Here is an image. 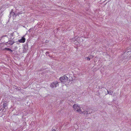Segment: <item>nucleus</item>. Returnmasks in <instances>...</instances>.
<instances>
[{"label": "nucleus", "instance_id": "nucleus-10", "mask_svg": "<svg viewBox=\"0 0 131 131\" xmlns=\"http://www.w3.org/2000/svg\"><path fill=\"white\" fill-rule=\"evenodd\" d=\"M107 92L108 94H111V95H112V94L113 93V92H110L109 91H107Z\"/></svg>", "mask_w": 131, "mask_h": 131}, {"label": "nucleus", "instance_id": "nucleus-6", "mask_svg": "<svg viewBox=\"0 0 131 131\" xmlns=\"http://www.w3.org/2000/svg\"><path fill=\"white\" fill-rule=\"evenodd\" d=\"M25 36H24L20 39L18 40V41L19 42L24 43L25 42V39L24 37Z\"/></svg>", "mask_w": 131, "mask_h": 131}, {"label": "nucleus", "instance_id": "nucleus-11", "mask_svg": "<svg viewBox=\"0 0 131 131\" xmlns=\"http://www.w3.org/2000/svg\"><path fill=\"white\" fill-rule=\"evenodd\" d=\"M7 37V35H4L2 36L1 37V39H3V38H4V37Z\"/></svg>", "mask_w": 131, "mask_h": 131}, {"label": "nucleus", "instance_id": "nucleus-8", "mask_svg": "<svg viewBox=\"0 0 131 131\" xmlns=\"http://www.w3.org/2000/svg\"><path fill=\"white\" fill-rule=\"evenodd\" d=\"M7 104L6 102L5 101L3 104V108H5V107L7 106Z\"/></svg>", "mask_w": 131, "mask_h": 131}, {"label": "nucleus", "instance_id": "nucleus-9", "mask_svg": "<svg viewBox=\"0 0 131 131\" xmlns=\"http://www.w3.org/2000/svg\"><path fill=\"white\" fill-rule=\"evenodd\" d=\"M77 111L79 112H80V113L81 114V113H83V112L80 109V107L79 108H78V109L77 110Z\"/></svg>", "mask_w": 131, "mask_h": 131}, {"label": "nucleus", "instance_id": "nucleus-16", "mask_svg": "<svg viewBox=\"0 0 131 131\" xmlns=\"http://www.w3.org/2000/svg\"><path fill=\"white\" fill-rule=\"evenodd\" d=\"M49 53V52L48 51H47L46 53V54H48Z\"/></svg>", "mask_w": 131, "mask_h": 131}, {"label": "nucleus", "instance_id": "nucleus-15", "mask_svg": "<svg viewBox=\"0 0 131 131\" xmlns=\"http://www.w3.org/2000/svg\"><path fill=\"white\" fill-rule=\"evenodd\" d=\"M10 35L12 36H13V35H14V32H13L11 34H10Z\"/></svg>", "mask_w": 131, "mask_h": 131}, {"label": "nucleus", "instance_id": "nucleus-13", "mask_svg": "<svg viewBox=\"0 0 131 131\" xmlns=\"http://www.w3.org/2000/svg\"><path fill=\"white\" fill-rule=\"evenodd\" d=\"M86 58L87 59V60H88L89 61L90 60V58H89V57H87Z\"/></svg>", "mask_w": 131, "mask_h": 131}, {"label": "nucleus", "instance_id": "nucleus-1", "mask_svg": "<svg viewBox=\"0 0 131 131\" xmlns=\"http://www.w3.org/2000/svg\"><path fill=\"white\" fill-rule=\"evenodd\" d=\"M93 111V110L89 108H88L86 110L83 112V113L84 114L87 115L92 113Z\"/></svg>", "mask_w": 131, "mask_h": 131}, {"label": "nucleus", "instance_id": "nucleus-14", "mask_svg": "<svg viewBox=\"0 0 131 131\" xmlns=\"http://www.w3.org/2000/svg\"><path fill=\"white\" fill-rule=\"evenodd\" d=\"M16 89L17 90H20L21 89V88L20 87L17 88Z\"/></svg>", "mask_w": 131, "mask_h": 131}, {"label": "nucleus", "instance_id": "nucleus-7", "mask_svg": "<svg viewBox=\"0 0 131 131\" xmlns=\"http://www.w3.org/2000/svg\"><path fill=\"white\" fill-rule=\"evenodd\" d=\"M73 107L74 110H75L76 108H79L80 107L79 106L76 104H74L73 105Z\"/></svg>", "mask_w": 131, "mask_h": 131}, {"label": "nucleus", "instance_id": "nucleus-3", "mask_svg": "<svg viewBox=\"0 0 131 131\" xmlns=\"http://www.w3.org/2000/svg\"><path fill=\"white\" fill-rule=\"evenodd\" d=\"M13 39L14 38L12 39L11 40H10L11 38L10 39V40H9L8 41L5 42V45H7V44H8L10 45V46L12 45L15 42L13 40Z\"/></svg>", "mask_w": 131, "mask_h": 131}, {"label": "nucleus", "instance_id": "nucleus-2", "mask_svg": "<svg viewBox=\"0 0 131 131\" xmlns=\"http://www.w3.org/2000/svg\"><path fill=\"white\" fill-rule=\"evenodd\" d=\"M68 78L66 75L61 77L59 79L60 80L61 82L64 83L67 81L68 80Z\"/></svg>", "mask_w": 131, "mask_h": 131}, {"label": "nucleus", "instance_id": "nucleus-17", "mask_svg": "<svg viewBox=\"0 0 131 131\" xmlns=\"http://www.w3.org/2000/svg\"><path fill=\"white\" fill-rule=\"evenodd\" d=\"M11 51V52H13V50L10 49V50Z\"/></svg>", "mask_w": 131, "mask_h": 131}, {"label": "nucleus", "instance_id": "nucleus-19", "mask_svg": "<svg viewBox=\"0 0 131 131\" xmlns=\"http://www.w3.org/2000/svg\"><path fill=\"white\" fill-rule=\"evenodd\" d=\"M31 29H29V31H30V30H31Z\"/></svg>", "mask_w": 131, "mask_h": 131}, {"label": "nucleus", "instance_id": "nucleus-4", "mask_svg": "<svg viewBox=\"0 0 131 131\" xmlns=\"http://www.w3.org/2000/svg\"><path fill=\"white\" fill-rule=\"evenodd\" d=\"M18 9H16V10L15 11V13H14V14H16L17 15H19V14H21L23 13H25L24 10H23V11L21 10L20 12H18Z\"/></svg>", "mask_w": 131, "mask_h": 131}, {"label": "nucleus", "instance_id": "nucleus-12", "mask_svg": "<svg viewBox=\"0 0 131 131\" xmlns=\"http://www.w3.org/2000/svg\"><path fill=\"white\" fill-rule=\"evenodd\" d=\"M4 49L6 50L7 51H9L10 50V49L9 48H5Z\"/></svg>", "mask_w": 131, "mask_h": 131}, {"label": "nucleus", "instance_id": "nucleus-18", "mask_svg": "<svg viewBox=\"0 0 131 131\" xmlns=\"http://www.w3.org/2000/svg\"><path fill=\"white\" fill-rule=\"evenodd\" d=\"M52 131H56V130L55 129H53Z\"/></svg>", "mask_w": 131, "mask_h": 131}, {"label": "nucleus", "instance_id": "nucleus-5", "mask_svg": "<svg viewBox=\"0 0 131 131\" xmlns=\"http://www.w3.org/2000/svg\"><path fill=\"white\" fill-rule=\"evenodd\" d=\"M58 84L57 82H53L51 83L50 85V86L52 88L56 87L57 86L56 85Z\"/></svg>", "mask_w": 131, "mask_h": 131}]
</instances>
